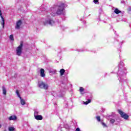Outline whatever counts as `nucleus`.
I'll list each match as a JSON object with an SVG mask.
<instances>
[{
  "mask_svg": "<svg viewBox=\"0 0 131 131\" xmlns=\"http://www.w3.org/2000/svg\"><path fill=\"white\" fill-rule=\"evenodd\" d=\"M58 128L60 129V127H58Z\"/></svg>",
  "mask_w": 131,
  "mask_h": 131,
  "instance_id": "nucleus-29",
  "label": "nucleus"
},
{
  "mask_svg": "<svg viewBox=\"0 0 131 131\" xmlns=\"http://www.w3.org/2000/svg\"><path fill=\"white\" fill-rule=\"evenodd\" d=\"M99 2V0H94V4H97V3Z\"/></svg>",
  "mask_w": 131,
  "mask_h": 131,
  "instance_id": "nucleus-25",
  "label": "nucleus"
},
{
  "mask_svg": "<svg viewBox=\"0 0 131 131\" xmlns=\"http://www.w3.org/2000/svg\"><path fill=\"white\" fill-rule=\"evenodd\" d=\"M48 24H49V25H51V26H53L55 24V21L52 19H50L49 20H45L43 22V25L46 26V25H48Z\"/></svg>",
  "mask_w": 131,
  "mask_h": 131,
  "instance_id": "nucleus-6",
  "label": "nucleus"
},
{
  "mask_svg": "<svg viewBox=\"0 0 131 131\" xmlns=\"http://www.w3.org/2000/svg\"><path fill=\"white\" fill-rule=\"evenodd\" d=\"M59 73L61 76H63V75H64V73H65V70L63 69H61L59 71Z\"/></svg>",
  "mask_w": 131,
  "mask_h": 131,
  "instance_id": "nucleus-13",
  "label": "nucleus"
},
{
  "mask_svg": "<svg viewBox=\"0 0 131 131\" xmlns=\"http://www.w3.org/2000/svg\"><path fill=\"white\" fill-rule=\"evenodd\" d=\"M35 119L36 120H42V116L41 115L35 116Z\"/></svg>",
  "mask_w": 131,
  "mask_h": 131,
  "instance_id": "nucleus-11",
  "label": "nucleus"
},
{
  "mask_svg": "<svg viewBox=\"0 0 131 131\" xmlns=\"http://www.w3.org/2000/svg\"><path fill=\"white\" fill-rule=\"evenodd\" d=\"M2 90H3V95H7V90H6V88H5L4 86L2 87Z\"/></svg>",
  "mask_w": 131,
  "mask_h": 131,
  "instance_id": "nucleus-14",
  "label": "nucleus"
},
{
  "mask_svg": "<svg viewBox=\"0 0 131 131\" xmlns=\"http://www.w3.org/2000/svg\"><path fill=\"white\" fill-rule=\"evenodd\" d=\"M34 117H35V116H38V112L37 111H35L34 112Z\"/></svg>",
  "mask_w": 131,
  "mask_h": 131,
  "instance_id": "nucleus-21",
  "label": "nucleus"
},
{
  "mask_svg": "<svg viewBox=\"0 0 131 131\" xmlns=\"http://www.w3.org/2000/svg\"><path fill=\"white\" fill-rule=\"evenodd\" d=\"M23 47V41H21L20 45L16 48V55H17V56H21V54H22Z\"/></svg>",
  "mask_w": 131,
  "mask_h": 131,
  "instance_id": "nucleus-4",
  "label": "nucleus"
},
{
  "mask_svg": "<svg viewBox=\"0 0 131 131\" xmlns=\"http://www.w3.org/2000/svg\"><path fill=\"white\" fill-rule=\"evenodd\" d=\"M101 124L103 125V127H106V126H107V125H106V124H105V123L103 122H101Z\"/></svg>",
  "mask_w": 131,
  "mask_h": 131,
  "instance_id": "nucleus-24",
  "label": "nucleus"
},
{
  "mask_svg": "<svg viewBox=\"0 0 131 131\" xmlns=\"http://www.w3.org/2000/svg\"><path fill=\"white\" fill-rule=\"evenodd\" d=\"M65 8V4L64 3H61L60 5L57 6V10L56 11L57 15H61L64 12Z\"/></svg>",
  "mask_w": 131,
  "mask_h": 131,
  "instance_id": "nucleus-2",
  "label": "nucleus"
},
{
  "mask_svg": "<svg viewBox=\"0 0 131 131\" xmlns=\"http://www.w3.org/2000/svg\"><path fill=\"white\" fill-rule=\"evenodd\" d=\"M91 101V99H88L87 101L83 102V104H84V105H88V104H90Z\"/></svg>",
  "mask_w": 131,
  "mask_h": 131,
  "instance_id": "nucleus-18",
  "label": "nucleus"
},
{
  "mask_svg": "<svg viewBox=\"0 0 131 131\" xmlns=\"http://www.w3.org/2000/svg\"><path fill=\"white\" fill-rule=\"evenodd\" d=\"M110 122H111V123L113 124V123H114V122H115V120L114 119H111Z\"/></svg>",
  "mask_w": 131,
  "mask_h": 131,
  "instance_id": "nucleus-23",
  "label": "nucleus"
},
{
  "mask_svg": "<svg viewBox=\"0 0 131 131\" xmlns=\"http://www.w3.org/2000/svg\"><path fill=\"white\" fill-rule=\"evenodd\" d=\"M16 93L17 97H18V98H19L20 100V102L21 104L23 105H25V104H26V102H25V100H24V99H22V97H21V96H20V94L19 93V91L18 90H16Z\"/></svg>",
  "mask_w": 131,
  "mask_h": 131,
  "instance_id": "nucleus-7",
  "label": "nucleus"
},
{
  "mask_svg": "<svg viewBox=\"0 0 131 131\" xmlns=\"http://www.w3.org/2000/svg\"><path fill=\"white\" fill-rule=\"evenodd\" d=\"M118 75L119 77V80L122 82L124 79V76L126 75V68L124 67V63L123 61H120L119 63V71Z\"/></svg>",
  "mask_w": 131,
  "mask_h": 131,
  "instance_id": "nucleus-1",
  "label": "nucleus"
},
{
  "mask_svg": "<svg viewBox=\"0 0 131 131\" xmlns=\"http://www.w3.org/2000/svg\"><path fill=\"white\" fill-rule=\"evenodd\" d=\"M40 75L41 77H45L46 74H45V70L43 69H40Z\"/></svg>",
  "mask_w": 131,
  "mask_h": 131,
  "instance_id": "nucleus-10",
  "label": "nucleus"
},
{
  "mask_svg": "<svg viewBox=\"0 0 131 131\" xmlns=\"http://www.w3.org/2000/svg\"><path fill=\"white\" fill-rule=\"evenodd\" d=\"M9 39L12 41H14V35H13V34L10 35L9 36Z\"/></svg>",
  "mask_w": 131,
  "mask_h": 131,
  "instance_id": "nucleus-17",
  "label": "nucleus"
},
{
  "mask_svg": "<svg viewBox=\"0 0 131 131\" xmlns=\"http://www.w3.org/2000/svg\"><path fill=\"white\" fill-rule=\"evenodd\" d=\"M114 13H115V14H119L120 13H121V11H119L118 8H116L114 10Z\"/></svg>",
  "mask_w": 131,
  "mask_h": 131,
  "instance_id": "nucleus-15",
  "label": "nucleus"
},
{
  "mask_svg": "<svg viewBox=\"0 0 131 131\" xmlns=\"http://www.w3.org/2000/svg\"><path fill=\"white\" fill-rule=\"evenodd\" d=\"M38 85L40 89H43V90H48L49 88V85L48 83L42 81H39L38 82Z\"/></svg>",
  "mask_w": 131,
  "mask_h": 131,
  "instance_id": "nucleus-3",
  "label": "nucleus"
},
{
  "mask_svg": "<svg viewBox=\"0 0 131 131\" xmlns=\"http://www.w3.org/2000/svg\"><path fill=\"white\" fill-rule=\"evenodd\" d=\"M96 119H97V121H98L99 122H100V121H101V118L100 117V116H97Z\"/></svg>",
  "mask_w": 131,
  "mask_h": 131,
  "instance_id": "nucleus-22",
  "label": "nucleus"
},
{
  "mask_svg": "<svg viewBox=\"0 0 131 131\" xmlns=\"http://www.w3.org/2000/svg\"><path fill=\"white\" fill-rule=\"evenodd\" d=\"M79 52H83V50H80L79 51Z\"/></svg>",
  "mask_w": 131,
  "mask_h": 131,
  "instance_id": "nucleus-27",
  "label": "nucleus"
},
{
  "mask_svg": "<svg viewBox=\"0 0 131 131\" xmlns=\"http://www.w3.org/2000/svg\"><path fill=\"white\" fill-rule=\"evenodd\" d=\"M76 131H80V129L79 128H77Z\"/></svg>",
  "mask_w": 131,
  "mask_h": 131,
  "instance_id": "nucleus-26",
  "label": "nucleus"
},
{
  "mask_svg": "<svg viewBox=\"0 0 131 131\" xmlns=\"http://www.w3.org/2000/svg\"><path fill=\"white\" fill-rule=\"evenodd\" d=\"M8 130L9 131H15V128H14V127L10 126V127H9Z\"/></svg>",
  "mask_w": 131,
  "mask_h": 131,
  "instance_id": "nucleus-19",
  "label": "nucleus"
},
{
  "mask_svg": "<svg viewBox=\"0 0 131 131\" xmlns=\"http://www.w3.org/2000/svg\"><path fill=\"white\" fill-rule=\"evenodd\" d=\"M57 71L56 70H52L50 71V73L51 74H56Z\"/></svg>",
  "mask_w": 131,
  "mask_h": 131,
  "instance_id": "nucleus-16",
  "label": "nucleus"
},
{
  "mask_svg": "<svg viewBox=\"0 0 131 131\" xmlns=\"http://www.w3.org/2000/svg\"><path fill=\"white\" fill-rule=\"evenodd\" d=\"M0 17L2 20V23H1V25H2L3 28H5V18H4V16H3V14L2 13V11L0 9Z\"/></svg>",
  "mask_w": 131,
  "mask_h": 131,
  "instance_id": "nucleus-8",
  "label": "nucleus"
},
{
  "mask_svg": "<svg viewBox=\"0 0 131 131\" xmlns=\"http://www.w3.org/2000/svg\"><path fill=\"white\" fill-rule=\"evenodd\" d=\"M2 127V125L0 124V128Z\"/></svg>",
  "mask_w": 131,
  "mask_h": 131,
  "instance_id": "nucleus-28",
  "label": "nucleus"
},
{
  "mask_svg": "<svg viewBox=\"0 0 131 131\" xmlns=\"http://www.w3.org/2000/svg\"><path fill=\"white\" fill-rule=\"evenodd\" d=\"M118 113L120 114L122 118H124V119H127V118H128V115H127L124 112H122L121 110H118Z\"/></svg>",
  "mask_w": 131,
  "mask_h": 131,
  "instance_id": "nucleus-5",
  "label": "nucleus"
},
{
  "mask_svg": "<svg viewBox=\"0 0 131 131\" xmlns=\"http://www.w3.org/2000/svg\"><path fill=\"white\" fill-rule=\"evenodd\" d=\"M83 91H84V89H83V88H82V87H80V89H79L80 93H81V94H83V93H82Z\"/></svg>",
  "mask_w": 131,
  "mask_h": 131,
  "instance_id": "nucleus-20",
  "label": "nucleus"
},
{
  "mask_svg": "<svg viewBox=\"0 0 131 131\" xmlns=\"http://www.w3.org/2000/svg\"><path fill=\"white\" fill-rule=\"evenodd\" d=\"M9 120H16L17 119V116H11L8 118Z\"/></svg>",
  "mask_w": 131,
  "mask_h": 131,
  "instance_id": "nucleus-12",
  "label": "nucleus"
},
{
  "mask_svg": "<svg viewBox=\"0 0 131 131\" xmlns=\"http://www.w3.org/2000/svg\"><path fill=\"white\" fill-rule=\"evenodd\" d=\"M21 25H22V20H19L16 22V25L15 26L16 29H20Z\"/></svg>",
  "mask_w": 131,
  "mask_h": 131,
  "instance_id": "nucleus-9",
  "label": "nucleus"
}]
</instances>
